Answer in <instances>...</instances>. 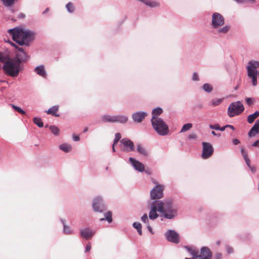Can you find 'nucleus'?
<instances>
[{
    "instance_id": "774afa93",
    "label": "nucleus",
    "mask_w": 259,
    "mask_h": 259,
    "mask_svg": "<svg viewBox=\"0 0 259 259\" xmlns=\"http://www.w3.org/2000/svg\"><path fill=\"white\" fill-rule=\"evenodd\" d=\"M25 17V15L23 14H21L19 16V18H24Z\"/></svg>"
},
{
    "instance_id": "603ef678",
    "label": "nucleus",
    "mask_w": 259,
    "mask_h": 259,
    "mask_svg": "<svg viewBox=\"0 0 259 259\" xmlns=\"http://www.w3.org/2000/svg\"><path fill=\"white\" fill-rule=\"evenodd\" d=\"M91 249V245L90 243H89L87 246H86V248H85V252H89L90 251Z\"/></svg>"
},
{
    "instance_id": "39448f33",
    "label": "nucleus",
    "mask_w": 259,
    "mask_h": 259,
    "mask_svg": "<svg viewBox=\"0 0 259 259\" xmlns=\"http://www.w3.org/2000/svg\"><path fill=\"white\" fill-rule=\"evenodd\" d=\"M244 110L243 104L240 101H236L230 104L228 109V115L230 117L239 115Z\"/></svg>"
},
{
    "instance_id": "5701e85b",
    "label": "nucleus",
    "mask_w": 259,
    "mask_h": 259,
    "mask_svg": "<svg viewBox=\"0 0 259 259\" xmlns=\"http://www.w3.org/2000/svg\"><path fill=\"white\" fill-rule=\"evenodd\" d=\"M102 121L104 122H115L114 116H110L107 115H103L102 117Z\"/></svg>"
},
{
    "instance_id": "69168bd1",
    "label": "nucleus",
    "mask_w": 259,
    "mask_h": 259,
    "mask_svg": "<svg viewBox=\"0 0 259 259\" xmlns=\"http://www.w3.org/2000/svg\"><path fill=\"white\" fill-rule=\"evenodd\" d=\"M226 128V125L225 126L222 127H220V129L219 130H220L221 131H224L225 130Z\"/></svg>"
},
{
    "instance_id": "c9c22d12",
    "label": "nucleus",
    "mask_w": 259,
    "mask_h": 259,
    "mask_svg": "<svg viewBox=\"0 0 259 259\" xmlns=\"http://www.w3.org/2000/svg\"><path fill=\"white\" fill-rule=\"evenodd\" d=\"M15 58H18L20 59V64L22 61H25L27 60V55H26L25 57H24L23 54L21 53L17 55V57Z\"/></svg>"
},
{
    "instance_id": "f704fd0d",
    "label": "nucleus",
    "mask_w": 259,
    "mask_h": 259,
    "mask_svg": "<svg viewBox=\"0 0 259 259\" xmlns=\"http://www.w3.org/2000/svg\"><path fill=\"white\" fill-rule=\"evenodd\" d=\"M241 153L245 161H249V160H250L248 156L247 153L244 150V149L243 148L241 149Z\"/></svg>"
},
{
    "instance_id": "423d86ee",
    "label": "nucleus",
    "mask_w": 259,
    "mask_h": 259,
    "mask_svg": "<svg viewBox=\"0 0 259 259\" xmlns=\"http://www.w3.org/2000/svg\"><path fill=\"white\" fill-rule=\"evenodd\" d=\"M121 149L126 152H130L134 150V144L128 139L124 138L120 140Z\"/></svg>"
},
{
    "instance_id": "2eb2a0df",
    "label": "nucleus",
    "mask_w": 259,
    "mask_h": 259,
    "mask_svg": "<svg viewBox=\"0 0 259 259\" xmlns=\"http://www.w3.org/2000/svg\"><path fill=\"white\" fill-rule=\"evenodd\" d=\"M259 134V120H256L254 124L248 132V136L252 137Z\"/></svg>"
},
{
    "instance_id": "052dcab7",
    "label": "nucleus",
    "mask_w": 259,
    "mask_h": 259,
    "mask_svg": "<svg viewBox=\"0 0 259 259\" xmlns=\"http://www.w3.org/2000/svg\"><path fill=\"white\" fill-rule=\"evenodd\" d=\"M9 44H10L11 46H13V47H15L16 49V48H18V46H17L15 44H14V42H12L11 41H9Z\"/></svg>"
},
{
    "instance_id": "9b49d317",
    "label": "nucleus",
    "mask_w": 259,
    "mask_h": 259,
    "mask_svg": "<svg viewBox=\"0 0 259 259\" xmlns=\"http://www.w3.org/2000/svg\"><path fill=\"white\" fill-rule=\"evenodd\" d=\"M166 239L171 242L178 243L179 242V235L174 230H168L165 233Z\"/></svg>"
},
{
    "instance_id": "6ab92c4d",
    "label": "nucleus",
    "mask_w": 259,
    "mask_h": 259,
    "mask_svg": "<svg viewBox=\"0 0 259 259\" xmlns=\"http://www.w3.org/2000/svg\"><path fill=\"white\" fill-rule=\"evenodd\" d=\"M247 75L248 77H251L257 76V71L254 67H251L249 65L247 66Z\"/></svg>"
},
{
    "instance_id": "f03ea898",
    "label": "nucleus",
    "mask_w": 259,
    "mask_h": 259,
    "mask_svg": "<svg viewBox=\"0 0 259 259\" xmlns=\"http://www.w3.org/2000/svg\"><path fill=\"white\" fill-rule=\"evenodd\" d=\"M8 33L12 36L13 40L20 46H28L34 39V34L29 31H24L21 29L15 28L9 29Z\"/></svg>"
},
{
    "instance_id": "393cba45",
    "label": "nucleus",
    "mask_w": 259,
    "mask_h": 259,
    "mask_svg": "<svg viewBox=\"0 0 259 259\" xmlns=\"http://www.w3.org/2000/svg\"><path fill=\"white\" fill-rule=\"evenodd\" d=\"M160 6L159 2L156 1L148 0L147 1V6L151 8H157Z\"/></svg>"
},
{
    "instance_id": "37998d69",
    "label": "nucleus",
    "mask_w": 259,
    "mask_h": 259,
    "mask_svg": "<svg viewBox=\"0 0 259 259\" xmlns=\"http://www.w3.org/2000/svg\"><path fill=\"white\" fill-rule=\"evenodd\" d=\"M209 127L211 129L219 130L220 129V125L218 124H215L214 125H209Z\"/></svg>"
},
{
    "instance_id": "680f3d73",
    "label": "nucleus",
    "mask_w": 259,
    "mask_h": 259,
    "mask_svg": "<svg viewBox=\"0 0 259 259\" xmlns=\"http://www.w3.org/2000/svg\"><path fill=\"white\" fill-rule=\"evenodd\" d=\"M143 222H146V214H144L141 218Z\"/></svg>"
},
{
    "instance_id": "dca6fc26",
    "label": "nucleus",
    "mask_w": 259,
    "mask_h": 259,
    "mask_svg": "<svg viewBox=\"0 0 259 259\" xmlns=\"http://www.w3.org/2000/svg\"><path fill=\"white\" fill-rule=\"evenodd\" d=\"M146 113L144 112H137L132 115L133 120L137 122H141L145 117Z\"/></svg>"
},
{
    "instance_id": "6e6d98bb",
    "label": "nucleus",
    "mask_w": 259,
    "mask_h": 259,
    "mask_svg": "<svg viewBox=\"0 0 259 259\" xmlns=\"http://www.w3.org/2000/svg\"><path fill=\"white\" fill-rule=\"evenodd\" d=\"M214 259H222V254L221 253H217L215 255Z\"/></svg>"
},
{
    "instance_id": "8fccbe9b",
    "label": "nucleus",
    "mask_w": 259,
    "mask_h": 259,
    "mask_svg": "<svg viewBox=\"0 0 259 259\" xmlns=\"http://www.w3.org/2000/svg\"><path fill=\"white\" fill-rule=\"evenodd\" d=\"M16 49H17L19 51L21 52V53H22L23 54L24 57L26 56V53L24 51V49L22 48H20L18 46V48H16Z\"/></svg>"
},
{
    "instance_id": "e2e57ef3",
    "label": "nucleus",
    "mask_w": 259,
    "mask_h": 259,
    "mask_svg": "<svg viewBox=\"0 0 259 259\" xmlns=\"http://www.w3.org/2000/svg\"><path fill=\"white\" fill-rule=\"evenodd\" d=\"M226 127H230V128H231L233 130H235L234 127L232 125H226Z\"/></svg>"
},
{
    "instance_id": "bb28decb",
    "label": "nucleus",
    "mask_w": 259,
    "mask_h": 259,
    "mask_svg": "<svg viewBox=\"0 0 259 259\" xmlns=\"http://www.w3.org/2000/svg\"><path fill=\"white\" fill-rule=\"evenodd\" d=\"M105 218H101L100 219L101 221H103L104 220L107 221L109 223H111L112 221V212L111 211H108L105 213Z\"/></svg>"
},
{
    "instance_id": "f3484780",
    "label": "nucleus",
    "mask_w": 259,
    "mask_h": 259,
    "mask_svg": "<svg viewBox=\"0 0 259 259\" xmlns=\"http://www.w3.org/2000/svg\"><path fill=\"white\" fill-rule=\"evenodd\" d=\"M163 110L160 107H157L153 109L152 111V118L151 119H160L159 115L162 113Z\"/></svg>"
},
{
    "instance_id": "4468645a",
    "label": "nucleus",
    "mask_w": 259,
    "mask_h": 259,
    "mask_svg": "<svg viewBox=\"0 0 259 259\" xmlns=\"http://www.w3.org/2000/svg\"><path fill=\"white\" fill-rule=\"evenodd\" d=\"M80 236L87 240L91 239L95 234V232L89 228L82 229L80 231Z\"/></svg>"
},
{
    "instance_id": "7c9ffc66",
    "label": "nucleus",
    "mask_w": 259,
    "mask_h": 259,
    "mask_svg": "<svg viewBox=\"0 0 259 259\" xmlns=\"http://www.w3.org/2000/svg\"><path fill=\"white\" fill-rule=\"evenodd\" d=\"M192 127V123H186L183 126L181 130V133L185 132L187 131H189Z\"/></svg>"
},
{
    "instance_id": "c03bdc74",
    "label": "nucleus",
    "mask_w": 259,
    "mask_h": 259,
    "mask_svg": "<svg viewBox=\"0 0 259 259\" xmlns=\"http://www.w3.org/2000/svg\"><path fill=\"white\" fill-rule=\"evenodd\" d=\"M190 253L193 256V257L192 258L193 259L199 257V256H198L199 255H198L197 252H196L194 250H191Z\"/></svg>"
},
{
    "instance_id": "f257e3e1",
    "label": "nucleus",
    "mask_w": 259,
    "mask_h": 259,
    "mask_svg": "<svg viewBox=\"0 0 259 259\" xmlns=\"http://www.w3.org/2000/svg\"><path fill=\"white\" fill-rule=\"evenodd\" d=\"M157 212L163 214L166 219H171L177 214V209L173 207L171 200L168 199L162 201H155L151 204V209L149 217L150 219H155L158 217Z\"/></svg>"
},
{
    "instance_id": "aec40b11",
    "label": "nucleus",
    "mask_w": 259,
    "mask_h": 259,
    "mask_svg": "<svg viewBox=\"0 0 259 259\" xmlns=\"http://www.w3.org/2000/svg\"><path fill=\"white\" fill-rule=\"evenodd\" d=\"M59 110V106H54L49 109V110L47 111V114H51L52 116H55V117H59L60 115L59 114H57V112Z\"/></svg>"
},
{
    "instance_id": "4d7b16f0",
    "label": "nucleus",
    "mask_w": 259,
    "mask_h": 259,
    "mask_svg": "<svg viewBox=\"0 0 259 259\" xmlns=\"http://www.w3.org/2000/svg\"><path fill=\"white\" fill-rule=\"evenodd\" d=\"M233 143L234 145H236L240 143L239 140L235 139L233 140Z\"/></svg>"
},
{
    "instance_id": "4c0bfd02",
    "label": "nucleus",
    "mask_w": 259,
    "mask_h": 259,
    "mask_svg": "<svg viewBox=\"0 0 259 259\" xmlns=\"http://www.w3.org/2000/svg\"><path fill=\"white\" fill-rule=\"evenodd\" d=\"M13 109H14L15 110L17 111L18 112L22 114H25V112L23 111L21 108H20L19 107H17L14 105H11Z\"/></svg>"
},
{
    "instance_id": "1a4fd4ad",
    "label": "nucleus",
    "mask_w": 259,
    "mask_h": 259,
    "mask_svg": "<svg viewBox=\"0 0 259 259\" xmlns=\"http://www.w3.org/2000/svg\"><path fill=\"white\" fill-rule=\"evenodd\" d=\"M202 157L203 159H206L211 156L213 152V149L212 145L208 143H202Z\"/></svg>"
},
{
    "instance_id": "2f4dec72",
    "label": "nucleus",
    "mask_w": 259,
    "mask_h": 259,
    "mask_svg": "<svg viewBox=\"0 0 259 259\" xmlns=\"http://www.w3.org/2000/svg\"><path fill=\"white\" fill-rule=\"evenodd\" d=\"M7 56L4 55L3 53L0 52V62L4 63V64L8 60L10 59Z\"/></svg>"
},
{
    "instance_id": "a19ab883",
    "label": "nucleus",
    "mask_w": 259,
    "mask_h": 259,
    "mask_svg": "<svg viewBox=\"0 0 259 259\" xmlns=\"http://www.w3.org/2000/svg\"><path fill=\"white\" fill-rule=\"evenodd\" d=\"M121 139V135L120 133H116L115 134V137L114 140V145H117V143L119 141V140Z\"/></svg>"
},
{
    "instance_id": "c756f323",
    "label": "nucleus",
    "mask_w": 259,
    "mask_h": 259,
    "mask_svg": "<svg viewBox=\"0 0 259 259\" xmlns=\"http://www.w3.org/2000/svg\"><path fill=\"white\" fill-rule=\"evenodd\" d=\"M33 121L39 127H41L44 125L43 122L40 118L34 117L33 119Z\"/></svg>"
},
{
    "instance_id": "a211bd4d",
    "label": "nucleus",
    "mask_w": 259,
    "mask_h": 259,
    "mask_svg": "<svg viewBox=\"0 0 259 259\" xmlns=\"http://www.w3.org/2000/svg\"><path fill=\"white\" fill-rule=\"evenodd\" d=\"M34 71L39 75H40L43 77H46L47 73L45 70L44 66L40 65V66L36 67L35 68Z\"/></svg>"
},
{
    "instance_id": "864d4df0",
    "label": "nucleus",
    "mask_w": 259,
    "mask_h": 259,
    "mask_svg": "<svg viewBox=\"0 0 259 259\" xmlns=\"http://www.w3.org/2000/svg\"><path fill=\"white\" fill-rule=\"evenodd\" d=\"M253 147H256L259 148V140L255 141L252 144Z\"/></svg>"
},
{
    "instance_id": "ddd939ff",
    "label": "nucleus",
    "mask_w": 259,
    "mask_h": 259,
    "mask_svg": "<svg viewBox=\"0 0 259 259\" xmlns=\"http://www.w3.org/2000/svg\"><path fill=\"white\" fill-rule=\"evenodd\" d=\"M129 160L136 170L141 172L144 170L145 166L142 163L132 157L130 158Z\"/></svg>"
},
{
    "instance_id": "7ed1b4c3",
    "label": "nucleus",
    "mask_w": 259,
    "mask_h": 259,
    "mask_svg": "<svg viewBox=\"0 0 259 259\" xmlns=\"http://www.w3.org/2000/svg\"><path fill=\"white\" fill-rule=\"evenodd\" d=\"M20 59L11 58L8 59L3 65L5 73L12 77H17L20 72Z\"/></svg>"
},
{
    "instance_id": "c85d7f7f",
    "label": "nucleus",
    "mask_w": 259,
    "mask_h": 259,
    "mask_svg": "<svg viewBox=\"0 0 259 259\" xmlns=\"http://www.w3.org/2000/svg\"><path fill=\"white\" fill-rule=\"evenodd\" d=\"M203 89L207 93H210L213 89L212 86L208 83H204L203 85Z\"/></svg>"
},
{
    "instance_id": "79ce46f5",
    "label": "nucleus",
    "mask_w": 259,
    "mask_h": 259,
    "mask_svg": "<svg viewBox=\"0 0 259 259\" xmlns=\"http://www.w3.org/2000/svg\"><path fill=\"white\" fill-rule=\"evenodd\" d=\"M137 151L139 153L144 154L145 149L140 144L137 145Z\"/></svg>"
},
{
    "instance_id": "338daca9",
    "label": "nucleus",
    "mask_w": 259,
    "mask_h": 259,
    "mask_svg": "<svg viewBox=\"0 0 259 259\" xmlns=\"http://www.w3.org/2000/svg\"><path fill=\"white\" fill-rule=\"evenodd\" d=\"M245 162L248 167L250 166V160H249V161H246Z\"/></svg>"
},
{
    "instance_id": "473e14b6",
    "label": "nucleus",
    "mask_w": 259,
    "mask_h": 259,
    "mask_svg": "<svg viewBox=\"0 0 259 259\" xmlns=\"http://www.w3.org/2000/svg\"><path fill=\"white\" fill-rule=\"evenodd\" d=\"M230 29V26L228 25L224 26L223 27L219 29L218 31L219 33L225 34L228 32Z\"/></svg>"
},
{
    "instance_id": "b1692460",
    "label": "nucleus",
    "mask_w": 259,
    "mask_h": 259,
    "mask_svg": "<svg viewBox=\"0 0 259 259\" xmlns=\"http://www.w3.org/2000/svg\"><path fill=\"white\" fill-rule=\"evenodd\" d=\"M259 116V111L255 112L254 113L249 115L247 117V122L249 123H252L254 120Z\"/></svg>"
},
{
    "instance_id": "cd10ccee",
    "label": "nucleus",
    "mask_w": 259,
    "mask_h": 259,
    "mask_svg": "<svg viewBox=\"0 0 259 259\" xmlns=\"http://www.w3.org/2000/svg\"><path fill=\"white\" fill-rule=\"evenodd\" d=\"M133 227L137 230L140 235H142V225L140 223L135 222L133 224Z\"/></svg>"
},
{
    "instance_id": "a878e982",
    "label": "nucleus",
    "mask_w": 259,
    "mask_h": 259,
    "mask_svg": "<svg viewBox=\"0 0 259 259\" xmlns=\"http://www.w3.org/2000/svg\"><path fill=\"white\" fill-rule=\"evenodd\" d=\"M60 149L65 152H68L72 150V147L70 145L64 144L60 146Z\"/></svg>"
},
{
    "instance_id": "0e129e2a",
    "label": "nucleus",
    "mask_w": 259,
    "mask_h": 259,
    "mask_svg": "<svg viewBox=\"0 0 259 259\" xmlns=\"http://www.w3.org/2000/svg\"><path fill=\"white\" fill-rule=\"evenodd\" d=\"M147 229H148V231H149L151 233L153 234V232H152V228H151V227H150V226H147Z\"/></svg>"
},
{
    "instance_id": "0eeeda50",
    "label": "nucleus",
    "mask_w": 259,
    "mask_h": 259,
    "mask_svg": "<svg viewBox=\"0 0 259 259\" xmlns=\"http://www.w3.org/2000/svg\"><path fill=\"white\" fill-rule=\"evenodd\" d=\"M225 22L224 17L218 13H214L212 16V26L213 28H218L223 25Z\"/></svg>"
},
{
    "instance_id": "49530a36",
    "label": "nucleus",
    "mask_w": 259,
    "mask_h": 259,
    "mask_svg": "<svg viewBox=\"0 0 259 259\" xmlns=\"http://www.w3.org/2000/svg\"><path fill=\"white\" fill-rule=\"evenodd\" d=\"M226 250H227V252L228 254H230V253H232L233 252V248L229 246H226Z\"/></svg>"
},
{
    "instance_id": "e433bc0d",
    "label": "nucleus",
    "mask_w": 259,
    "mask_h": 259,
    "mask_svg": "<svg viewBox=\"0 0 259 259\" xmlns=\"http://www.w3.org/2000/svg\"><path fill=\"white\" fill-rule=\"evenodd\" d=\"M248 65L251 67H254L256 69L259 67V62L254 61H250L248 63Z\"/></svg>"
},
{
    "instance_id": "bf43d9fd",
    "label": "nucleus",
    "mask_w": 259,
    "mask_h": 259,
    "mask_svg": "<svg viewBox=\"0 0 259 259\" xmlns=\"http://www.w3.org/2000/svg\"><path fill=\"white\" fill-rule=\"evenodd\" d=\"M73 138L75 141H78L80 139L79 136H73Z\"/></svg>"
},
{
    "instance_id": "ea45409f",
    "label": "nucleus",
    "mask_w": 259,
    "mask_h": 259,
    "mask_svg": "<svg viewBox=\"0 0 259 259\" xmlns=\"http://www.w3.org/2000/svg\"><path fill=\"white\" fill-rule=\"evenodd\" d=\"M15 0H3L4 5L6 6H11L14 4Z\"/></svg>"
},
{
    "instance_id": "412c9836",
    "label": "nucleus",
    "mask_w": 259,
    "mask_h": 259,
    "mask_svg": "<svg viewBox=\"0 0 259 259\" xmlns=\"http://www.w3.org/2000/svg\"><path fill=\"white\" fill-rule=\"evenodd\" d=\"M224 98H214L209 102V105L212 107L219 106L223 102Z\"/></svg>"
},
{
    "instance_id": "a18cd8bd",
    "label": "nucleus",
    "mask_w": 259,
    "mask_h": 259,
    "mask_svg": "<svg viewBox=\"0 0 259 259\" xmlns=\"http://www.w3.org/2000/svg\"><path fill=\"white\" fill-rule=\"evenodd\" d=\"M252 79V85L255 86L257 84V76H253L250 77Z\"/></svg>"
},
{
    "instance_id": "de8ad7c7",
    "label": "nucleus",
    "mask_w": 259,
    "mask_h": 259,
    "mask_svg": "<svg viewBox=\"0 0 259 259\" xmlns=\"http://www.w3.org/2000/svg\"><path fill=\"white\" fill-rule=\"evenodd\" d=\"M192 80H198L199 77L198 76V74L196 72H194L192 76Z\"/></svg>"
},
{
    "instance_id": "5fc2aeb1",
    "label": "nucleus",
    "mask_w": 259,
    "mask_h": 259,
    "mask_svg": "<svg viewBox=\"0 0 259 259\" xmlns=\"http://www.w3.org/2000/svg\"><path fill=\"white\" fill-rule=\"evenodd\" d=\"M188 138L190 139H195L196 138V135L195 134H190L189 135Z\"/></svg>"
},
{
    "instance_id": "9d476101",
    "label": "nucleus",
    "mask_w": 259,
    "mask_h": 259,
    "mask_svg": "<svg viewBox=\"0 0 259 259\" xmlns=\"http://www.w3.org/2000/svg\"><path fill=\"white\" fill-rule=\"evenodd\" d=\"M93 207L94 211L96 212H101L106 209L102 198L99 197H97L94 199L93 203Z\"/></svg>"
},
{
    "instance_id": "72a5a7b5",
    "label": "nucleus",
    "mask_w": 259,
    "mask_h": 259,
    "mask_svg": "<svg viewBox=\"0 0 259 259\" xmlns=\"http://www.w3.org/2000/svg\"><path fill=\"white\" fill-rule=\"evenodd\" d=\"M50 129L52 133L55 135H58L59 133V129L55 125H51L50 127Z\"/></svg>"
},
{
    "instance_id": "09e8293b",
    "label": "nucleus",
    "mask_w": 259,
    "mask_h": 259,
    "mask_svg": "<svg viewBox=\"0 0 259 259\" xmlns=\"http://www.w3.org/2000/svg\"><path fill=\"white\" fill-rule=\"evenodd\" d=\"M247 104L249 105H251L253 103V100L252 98H248L246 99Z\"/></svg>"
},
{
    "instance_id": "13d9d810",
    "label": "nucleus",
    "mask_w": 259,
    "mask_h": 259,
    "mask_svg": "<svg viewBox=\"0 0 259 259\" xmlns=\"http://www.w3.org/2000/svg\"><path fill=\"white\" fill-rule=\"evenodd\" d=\"M249 168H250V169L251 170V171L252 172H255V171H256V169H255V167L254 166H249Z\"/></svg>"
},
{
    "instance_id": "58836bf2",
    "label": "nucleus",
    "mask_w": 259,
    "mask_h": 259,
    "mask_svg": "<svg viewBox=\"0 0 259 259\" xmlns=\"http://www.w3.org/2000/svg\"><path fill=\"white\" fill-rule=\"evenodd\" d=\"M66 8L67 10L72 13L74 11V6L72 3H69L66 5Z\"/></svg>"
},
{
    "instance_id": "20e7f679",
    "label": "nucleus",
    "mask_w": 259,
    "mask_h": 259,
    "mask_svg": "<svg viewBox=\"0 0 259 259\" xmlns=\"http://www.w3.org/2000/svg\"><path fill=\"white\" fill-rule=\"evenodd\" d=\"M153 129L160 136H164L169 133V128L166 123L162 119H151Z\"/></svg>"
},
{
    "instance_id": "6e6552de",
    "label": "nucleus",
    "mask_w": 259,
    "mask_h": 259,
    "mask_svg": "<svg viewBox=\"0 0 259 259\" xmlns=\"http://www.w3.org/2000/svg\"><path fill=\"white\" fill-rule=\"evenodd\" d=\"M163 188L160 185H156L151 191L150 196L152 199H159L163 196Z\"/></svg>"
},
{
    "instance_id": "f8f14e48",
    "label": "nucleus",
    "mask_w": 259,
    "mask_h": 259,
    "mask_svg": "<svg viewBox=\"0 0 259 259\" xmlns=\"http://www.w3.org/2000/svg\"><path fill=\"white\" fill-rule=\"evenodd\" d=\"M212 254L210 249L207 247H203L201 249V254L199 255L200 259H210Z\"/></svg>"
},
{
    "instance_id": "3c124183",
    "label": "nucleus",
    "mask_w": 259,
    "mask_h": 259,
    "mask_svg": "<svg viewBox=\"0 0 259 259\" xmlns=\"http://www.w3.org/2000/svg\"><path fill=\"white\" fill-rule=\"evenodd\" d=\"M64 232L65 233H66L67 234H70V228H69V227H68L67 226H64Z\"/></svg>"
},
{
    "instance_id": "4be33fe9",
    "label": "nucleus",
    "mask_w": 259,
    "mask_h": 259,
    "mask_svg": "<svg viewBox=\"0 0 259 259\" xmlns=\"http://www.w3.org/2000/svg\"><path fill=\"white\" fill-rule=\"evenodd\" d=\"M115 122H120L121 123H125L128 120V118L126 116L123 115H117L114 116Z\"/></svg>"
}]
</instances>
